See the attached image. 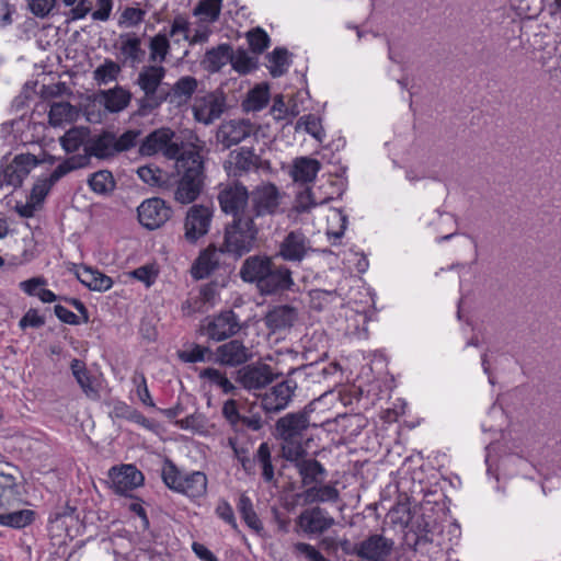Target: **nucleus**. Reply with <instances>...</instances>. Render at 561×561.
I'll use <instances>...</instances> for the list:
<instances>
[{
	"mask_svg": "<svg viewBox=\"0 0 561 561\" xmlns=\"http://www.w3.org/2000/svg\"><path fill=\"white\" fill-rule=\"evenodd\" d=\"M272 367L264 363H254L243 366L236 373V381L248 391L265 388L278 378Z\"/></svg>",
	"mask_w": 561,
	"mask_h": 561,
	"instance_id": "nucleus-14",
	"label": "nucleus"
},
{
	"mask_svg": "<svg viewBox=\"0 0 561 561\" xmlns=\"http://www.w3.org/2000/svg\"><path fill=\"white\" fill-rule=\"evenodd\" d=\"M290 375H296L298 377H310L313 379V381H320L321 376H325L328 374V369L325 367L320 368L319 366L314 364L301 366L298 368L293 369Z\"/></svg>",
	"mask_w": 561,
	"mask_h": 561,
	"instance_id": "nucleus-61",
	"label": "nucleus"
},
{
	"mask_svg": "<svg viewBox=\"0 0 561 561\" xmlns=\"http://www.w3.org/2000/svg\"><path fill=\"white\" fill-rule=\"evenodd\" d=\"M105 108L112 113H117L127 107L131 94L122 87H115L102 93Z\"/></svg>",
	"mask_w": 561,
	"mask_h": 561,
	"instance_id": "nucleus-36",
	"label": "nucleus"
},
{
	"mask_svg": "<svg viewBox=\"0 0 561 561\" xmlns=\"http://www.w3.org/2000/svg\"><path fill=\"white\" fill-rule=\"evenodd\" d=\"M119 70V66L116 62L107 60L94 70V79L100 84H106L116 79Z\"/></svg>",
	"mask_w": 561,
	"mask_h": 561,
	"instance_id": "nucleus-54",
	"label": "nucleus"
},
{
	"mask_svg": "<svg viewBox=\"0 0 561 561\" xmlns=\"http://www.w3.org/2000/svg\"><path fill=\"white\" fill-rule=\"evenodd\" d=\"M121 51L126 59L133 62H140L145 55L141 48V41L136 34L121 36Z\"/></svg>",
	"mask_w": 561,
	"mask_h": 561,
	"instance_id": "nucleus-41",
	"label": "nucleus"
},
{
	"mask_svg": "<svg viewBox=\"0 0 561 561\" xmlns=\"http://www.w3.org/2000/svg\"><path fill=\"white\" fill-rule=\"evenodd\" d=\"M111 488L116 494L127 495L133 490L144 484V474L135 465H122L112 467L108 471Z\"/></svg>",
	"mask_w": 561,
	"mask_h": 561,
	"instance_id": "nucleus-16",
	"label": "nucleus"
},
{
	"mask_svg": "<svg viewBox=\"0 0 561 561\" xmlns=\"http://www.w3.org/2000/svg\"><path fill=\"white\" fill-rule=\"evenodd\" d=\"M111 415L116 419H125L145 428H151L152 423L149 419H147L141 412L137 409L126 404L125 402H117L114 404V408L111 412Z\"/></svg>",
	"mask_w": 561,
	"mask_h": 561,
	"instance_id": "nucleus-39",
	"label": "nucleus"
},
{
	"mask_svg": "<svg viewBox=\"0 0 561 561\" xmlns=\"http://www.w3.org/2000/svg\"><path fill=\"white\" fill-rule=\"evenodd\" d=\"M218 291L215 283H206L198 287L197 290H192L187 299L182 306L184 314L191 316L199 312L204 313L213 308L218 301Z\"/></svg>",
	"mask_w": 561,
	"mask_h": 561,
	"instance_id": "nucleus-20",
	"label": "nucleus"
},
{
	"mask_svg": "<svg viewBox=\"0 0 561 561\" xmlns=\"http://www.w3.org/2000/svg\"><path fill=\"white\" fill-rule=\"evenodd\" d=\"M115 145V135L111 131H103L102 134L91 137L88 140L85 144V153L76 154L71 158L84 157L85 163L83 167H85L89 163L91 157H95L98 159H107L114 157L117 153Z\"/></svg>",
	"mask_w": 561,
	"mask_h": 561,
	"instance_id": "nucleus-25",
	"label": "nucleus"
},
{
	"mask_svg": "<svg viewBox=\"0 0 561 561\" xmlns=\"http://www.w3.org/2000/svg\"><path fill=\"white\" fill-rule=\"evenodd\" d=\"M294 309L287 306L275 308L266 316V323L273 330L290 327L294 322Z\"/></svg>",
	"mask_w": 561,
	"mask_h": 561,
	"instance_id": "nucleus-42",
	"label": "nucleus"
},
{
	"mask_svg": "<svg viewBox=\"0 0 561 561\" xmlns=\"http://www.w3.org/2000/svg\"><path fill=\"white\" fill-rule=\"evenodd\" d=\"M293 548L296 556H304L308 561H329L309 543L296 542Z\"/></svg>",
	"mask_w": 561,
	"mask_h": 561,
	"instance_id": "nucleus-60",
	"label": "nucleus"
},
{
	"mask_svg": "<svg viewBox=\"0 0 561 561\" xmlns=\"http://www.w3.org/2000/svg\"><path fill=\"white\" fill-rule=\"evenodd\" d=\"M225 101L216 93H206L196 96L193 104V114L197 122L205 125L211 124L224 112Z\"/></svg>",
	"mask_w": 561,
	"mask_h": 561,
	"instance_id": "nucleus-23",
	"label": "nucleus"
},
{
	"mask_svg": "<svg viewBox=\"0 0 561 561\" xmlns=\"http://www.w3.org/2000/svg\"><path fill=\"white\" fill-rule=\"evenodd\" d=\"M282 455L287 460L294 463L301 461L306 455V450L301 445L300 439L283 440Z\"/></svg>",
	"mask_w": 561,
	"mask_h": 561,
	"instance_id": "nucleus-52",
	"label": "nucleus"
},
{
	"mask_svg": "<svg viewBox=\"0 0 561 561\" xmlns=\"http://www.w3.org/2000/svg\"><path fill=\"white\" fill-rule=\"evenodd\" d=\"M165 75L167 69L162 65L150 64L140 69L136 84L144 92V98L139 101L141 111H152L165 100L164 94L159 92Z\"/></svg>",
	"mask_w": 561,
	"mask_h": 561,
	"instance_id": "nucleus-5",
	"label": "nucleus"
},
{
	"mask_svg": "<svg viewBox=\"0 0 561 561\" xmlns=\"http://www.w3.org/2000/svg\"><path fill=\"white\" fill-rule=\"evenodd\" d=\"M197 84V80L194 77H181L171 88V100L179 104L186 103L196 91Z\"/></svg>",
	"mask_w": 561,
	"mask_h": 561,
	"instance_id": "nucleus-37",
	"label": "nucleus"
},
{
	"mask_svg": "<svg viewBox=\"0 0 561 561\" xmlns=\"http://www.w3.org/2000/svg\"><path fill=\"white\" fill-rule=\"evenodd\" d=\"M248 42L254 53H262L268 47L270 38L266 32L260 27L248 33Z\"/></svg>",
	"mask_w": 561,
	"mask_h": 561,
	"instance_id": "nucleus-57",
	"label": "nucleus"
},
{
	"mask_svg": "<svg viewBox=\"0 0 561 561\" xmlns=\"http://www.w3.org/2000/svg\"><path fill=\"white\" fill-rule=\"evenodd\" d=\"M19 496L16 478L11 472H0V508L18 501Z\"/></svg>",
	"mask_w": 561,
	"mask_h": 561,
	"instance_id": "nucleus-38",
	"label": "nucleus"
},
{
	"mask_svg": "<svg viewBox=\"0 0 561 561\" xmlns=\"http://www.w3.org/2000/svg\"><path fill=\"white\" fill-rule=\"evenodd\" d=\"M214 208L204 204L191 206L184 218V238L194 243L209 232Z\"/></svg>",
	"mask_w": 561,
	"mask_h": 561,
	"instance_id": "nucleus-12",
	"label": "nucleus"
},
{
	"mask_svg": "<svg viewBox=\"0 0 561 561\" xmlns=\"http://www.w3.org/2000/svg\"><path fill=\"white\" fill-rule=\"evenodd\" d=\"M267 67L274 78L283 76L289 67L287 50L283 48L274 49L268 56Z\"/></svg>",
	"mask_w": 561,
	"mask_h": 561,
	"instance_id": "nucleus-48",
	"label": "nucleus"
},
{
	"mask_svg": "<svg viewBox=\"0 0 561 561\" xmlns=\"http://www.w3.org/2000/svg\"><path fill=\"white\" fill-rule=\"evenodd\" d=\"M241 329L238 316L232 311H222L208 320L205 332L210 340L224 341L237 334Z\"/></svg>",
	"mask_w": 561,
	"mask_h": 561,
	"instance_id": "nucleus-21",
	"label": "nucleus"
},
{
	"mask_svg": "<svg viewBox=\"0 0 561 561\" xmlns=\"http://www.w3.org/2000/svg\"><path fill=\"white\" fill-rule=\"evenodd\" d=\"M207 355L209 359L213 355L210 348L199 344H192L188 348L179 352V358L184 363L191 364L205 362Z\"/></svg>",
	"mask_w": 561,
	"mask_h": 561,
	"instance_id": "nucleus-51",
	"label": "nucleus"
},
{
	"mask_svg": "<svg viewBox=\"0 0 561 561\" xmlns=\"http://www.w3.org/2000/svg\"><path fill=\"white\" fill-rule=\"evenodd\" d=\"M161 478L167 488L191 500L201 499L207 494L208 479L203 471H182L169 458L163 461Z\"/></svg>",
	"mask_w": 561,
	"mask_h": 561,
	"instance_id": "nucleus-3",
	"label": "nucleus"
},
{
	"mask_svg": "<svg viewBox=\"0 0 561 561\" xmlns=\"http://www.w3.org/2000/svg\"><path fill=\"white\" fill-rule=\"evenodd\" d=\"M230 64L236 71L243 75L254 68L253 58L244 50H237L236 53L231 50Z\"/></svg>",
	"mask_w": 561,
	"mask_h": 561,
	"instance_id": "nucleus-55",
	"label": "nucleus"
},
{
	"mask_svg": "<svg viewBox=\"0 0 561 561\" xmlns=\"http://www.w3.org/2000/svg\"><path fill=\"white\" fill-rule=\"evenodd\" d=\"M78 115V110L69 102H55L50 105L49 124L54 127H60L64 124L75 122Z\"/></svg>",
	"mask_w": 561,
	"mask_h": 561,
	"instance_id": "nucleus-33",
	"label": "nucleus"
},
{
	"mask_svg": "<svg viewBox=\"0 0 561 561\" xmlns=\"http://www.w3.org/2000/svg\"><path fill=\"white\" fill-rule=\"evenodd\" d=\"M309 296L311 307L318 311L333 305L343 306V298L336 289H312Z\"/></svg>",
	"mask_w": 561,
	"mask_h": 561,
	"instance_id": "nucleus-35",
	"label": "nucleus"
},
{
	"mask_svg": "<svg viewBox=\"0 0 561 561\" xmlns=\"http://www.w3.org/2000/svg\"><path fill=\"white\" fill-rule=\"evenodd\" d=\"M178 35H181L182 39H188V21L182 15H178L173 19L168 32L163 30L149 37V61L156 65H162V62L167 60L171 49L170 38H175Z\"/></svg>",
	"mask_w": 561,
	"mask_h": 561,
	"instance_id": "nucleus-6",
	"label": "nucleus"
},
{
	"mask_svg": "<svg viewBox=\"0 0 561 561\" xmlns=\"http://www.w3.org/2000/svg\"><path fill=\"white\" fill-rule=\"evenodd\" d=\"M309 249V240L301 231H290L279 245V255L288 261H300Z\"/></svg>",
	"mask_w": 561,
	"mask_h": 561,
	"instance_id": "nucleus-26",
	"label": "nucleus"
},
{
	"mask_svg": "<svg viewBox=\"0 0 561 561\" xmlns=\"http://www.w3.org/2000/svg\"><path fill=\"white\" fill-rule=\"evenodd\" d=\"M91 190L98 194H106L114 190L115 182L111 172L102 170L93 173L89 179Z\"/></svg>",
	"mask_w": 561,
	"mask_h": 561,
	"instance_id": "nucleus-47",
	"label": "nucleus"
},
{
	"mask_svg": "<svg viewBox=\"0 0 561 561\" xmlns=\"http://www.w3.org/2000/svg\"><path fill=\"white\" fill-rule=\"evenodd\" d=\"M84 163V157L66 159L49 175L39 178L34 183L28 198L41 207L50 188L69 172L83 168Z\"/></svg>",
	"mask_w": 561,
	"mask_h": 561,
	"instance_id": "nucleus-11",
	"label": "nucleus"
},
{
	"mask_svg": "<svg viewBox=\"0 0 561 561\" xmlns=\"http://www.w3.org/2000/svg\"><path fill=\"white\" fill-rule=\"evenodd\" d=\"M222 415L234 428L240 427L241 414L238 410L237 401L233 399L227 400L222 405Z\"/></svg>",
	"mask_w": 561,
	"mask_h": 561,
	"instance_id": "nucleus-63",
	"label": "nucleus"
},
{
	"mask_svg": "<svg viewBox=\"0 0 561 561\" xmlns=\"http://www.w3.org/2000/svg\"><path fill=\"white\" fill-rule=\"evenodd\" d=\"M137 211L140 225L149 230L163 226L171 218L172 214L171 208L159 197L144 201L138 206Z\"/></svg>",
	"mask_w": 561,
	"mask_h": 561,
	"instance_id": "nucleus-15",
	"label": "nucleus"
},
{
	"mask_svg": "<svg viewBox=\"0 0 561 561\" xmlns=\"http://www.w3.org/2000/svg\"><path fill=\"white\" fill-rule=\"evenodd\" d=\"M214 355L216 363L229 367L243 365L253 357L251 350L240 340H230L219 345Z\"/></svg>",
	"mask_w": 561,
	"mask_h": 561,
	"instance_id": "nucleus-22",
	"label": "nucleus"
},
{
	"mask_svg": "<svg viewBox=\"0 0 561 561\" xmlns=\"http://www.w3.org/2000/svg\"><path fill=\"white\" fill-rule=\"evenodd\" d=\"M140 133L138 130H127L119 137L115 136L116 152H123L135 147Z\"/></svg>",
	"mask_w": 561,
	"mask_h": 561,
	"instance_id": "nucleus-62",
	"label": "nucleus"
},
{
	"mask_svg": "<svg viewBox=\"0 0 561 561\" xmlns=\"http://www.w3.org/2000/svg\"><path fill=\"white\" fill-rule=\"evenodd\" d=\"M204 149V142L197 137L187 144L179 141L175 133L170 128H159L150 133L145 141L140 146V152L144 156H153L161 153L169 160H175V164L179 163V159H182L186 152L197 151L202 152Z\"/></svg>",
	"mask_w": 561,
	"mask_h": 561,
	"instance_id": "nucleus-2",
	"label": "nucleus"
},
{
	"mask_svg": "<svg viewBox=\"0 0 561 561\" xmlns=\"http://www.w3.org/2000/svg\"><path fill=\"white\" fill-rule=\"evenodd\" d=\"M133 382L136 385L137 396H138L139 400L141 401V403H144L147 407H154L153 400L150 396V392H149V389L147 386L145 375L141 373L135 374V376L133 377Z\"/></svg>",
	"mask_w": 561,
	"mask_h": 561,
	"instance_id": "nucleus-59",
	"label": "nucleus"
},
{
	"mask_svg": "<svg viewBox=\"0 0 561 561\" xmlns=\"http://www.w3.org/2000/svg\"><path fill=\"white\" fill-rule=\"evenodd\" d=\"M70 368L83 393L91 400H98L100 398V392L94 385V378L87 369L85 364L78 358H73L71 360Z\"/></svg>",
	"mask_w": 561,
	"mask_h": 561,
	"instance_id": "nucleus-30",
	"label": "nucleus"
},
{
	"mask_svg": "<svg viewBox=\"0 0 561 561\" xmlns=\"http://www.w3.org/2000/svg\"><path fill=\"white\" fill-rule=\"evenodd\" d=\"M411 531L414 536V541L411 545L414 550L421 545L432 542V538L428 536L431 533L430 524L426 522L424 516L417 517L411 525Z\"/></svg>",
	"mask_w": 561,
	"mask_h": 561,
	"instance_id": "nucleus-50",
	"label": "nucleus"
},
{
	"mask_svg": "<svg viewBox=\"0 0 561 561\" xmlns=\"http://www.w3.org/2000/svg\"><path fill=\"white\" fill-rule=\"evenodd\" d=\"M242 280H291L290 271L285 266H277L272 259L262 255L248 257L240 270Z\"/></svg>",
	"mask_w": 561,
	"mask_h": 561,
	"instance_id": "nucleus-7",
	"label": "nucleus"
},
{
	"mask_svg": "<svg viewBox=\"0 0 561 561\" xmlns=\"http://www.w3.org/2000/svg\"><path fill=\"white\" fill-rule=\"evenodd\" d=\"M304 128L306 133L311 135L313 138L318 140H322L324 137V133L321 126L320 119L316 115H305L301 116L298 122L296 129Z\"/></svg>",
	"mask_w": 561,
	"mask_h": 561,
	"instance_id": "nucleus-53",
	"label": "nucleus"
},
{
	"mask_svg": "<svg viewBox=\"0 0 561 561\" xmlns=\"http://www.w3.org/2000/svg\"><path fill=\"white\" fill-rule=\"evenodd\" d=\"M321 169V163L310 157H299L293 162L290 175L295 182H312Z\"/></svg>",
	"mask_w": 561,
	"mask_h": 561,
	"instance_id": "nucleus-31",
	"label": "nucleus"
},
{
	"mask_svg": "<svg viewBox=\"0 0 561 561\" xmlns=\"http://www.w3.org/2000/svg\"><path fill=\"white\" fill-rule=\"evenodd\" d=\"M222 253L221 249L215 245H209L203 251L191 267L193 278L203 279L209 277L218 267L220 254Z\"/></svg>",
	"mask_w": 561,
	"mask_h": 561,
	"instance_id": "nucleus-27",
	"label": "nucleus"
},
{
	"mask_svg": "<svg viewBox=\"0 0 561 561\" xmlns=\"http://www.w3.org/2000/svg\"><path fill=\"white\" fill-rule=\"evenodd\" d=\"M295 468L304 486L321 483L327 476L323 465L314 458H304L296 463Z\"/></svg>",
	"mask_w": 561,
	"mask_h": 561,
	"instance_id": "nucleus-29",
	"label": "nucleus"
},
{
	"mask_svg": "<svg viewBox=\"0 0 561 561\" xmlns=\"http://www.w3.org/2000/svg\"><path fill=\"white\" fill-rule=\"evenodd\" d=\"M254 133V126L244 119H232L220 125L217 139L225 148H230Z\"/></svg>",
	"mask_w": 561,
	"mask_h": 561,
	"instance_id": "nucleus-24",
	"label": "nucleus"
},
{
	"mask_svg": "<svg viewBox=\"0 0 561 561\" xmlns=\"http://www.w3.org/2000/svg\"><path fill=\"white\" fill-rule=\"evenodd\" d=\"M138 176L147 184L152 186H161L164 173L157 167L144 165L137 170Z\"/></svg>",
	"mask_w": 561,
	"mask_h": 561,
	"instance_id": "nucleus-56",
	"label": "nucleus"
},
{
	"mask_svg": "<svg viewBox=\"0 0 561 561\" xmlns=\"http://www.w3.org/2000/svg\"><path fill=\"white\" fill-rule=\"evenodd\" d=\"M238 511L245 522V524L253 530L260 531L262 527V523L253 508L252 501L245 494H241L238 502Z\"/></svg>",
	"mask_w": 561,
	"mask_h": 561,
	"instance_id": "nucleus-46",
	"label": "nucleus"
},
{
	"mask_svg": "<svg viewBox=\"0 0 561 561\" xmlns=\"http://www.w3.org/2000/svg\"><path fill=\"white\" fill-rule=\"evenodd\" d=\"M70 272L78 280H112L108 276L84 265H73Z\"/></svg>",
	"mask_w": 561,
	"mask_h": 561,
	"instance_id": "nucleus-58",
	"label": "nucleus"
},
{
	"mask_svg": "<svg viewBox=\"0 0 561 561\" xmlns=\"http://www.w3.org/2000/svg\"><path fill=\"white\" fill-rule=\"evenodd\" d=\"M317 401H311L301 411L278 419L275 424L277 437L282 440H302L305 432L310 426V413L314 411Z\"/></svg>",
	"mask_w": 561,
	"mask_h": 561,
	"instance_id": "nucleus-9",
	"label": "nucleus"
},
{
	"mask_svg": "<svg viewBox=\"0 0 561 561\" xmlns=\"http://www.w3.org/2000/svg\"><path fill=\"white\" fill-rule=\"evenodd\" d=\"M231 46L229 44H220L206 51L202 61L204 68L210 72L219 71L225 65L230 62Z\"/></svg>",
	"mask_w": 561,
	"mask_h": 561,
	"instance_id": "nucleus-32",
	"label": "nucleus"
},
{
	"mask_svg": "<svg viewBox=\"0 0 561 561\" xmlns=\"http://www.w3.org/2000/svg\"><path fill=\"white\" fill-rule=\"evenodd\" d=\"M215 512L220 519L229 524L234 530H238V524L234 517L232 506L226 500L219 501Z\"/></svg>",
	"mask_w": 561,
	"mask_h": 561,
	"instance_id": "nucleus-64",
	"label": "nucleus"
},
{
	"mask_svg": "<svg viewBox=\"0 0 561 561\" xmlns=\"http://www.w3.org/2000/svg\"><path fill=\"white\" fill-rule=\"evenodd\" d=\"M270 99V90L267 84H259L253 88L243 103L247 111H261L264 108Z\"/></svg>",
	"mask_w": 561,
	"mask_h": 561,
	"instance_id": "nucleus-45",
	"label": "nucleus"
},
{
	"mask_svg": "<svg viewBox=\"0 0 561 561\" xmlns=\"http://www.w3.org/2000/svg\"><path fill=\"white\" fill-rule=\"evenodd\" d=\"M35 513L32 510H20L0 514V525L11 528H24L34 520Z\"/></svg>",
	"mask_w": 561,
	"mask_h": 561,
	"instance_id": "nucleus-43",
	"label": "nucleus"
},
{
	"mask_svg": "<svg viewBox=\"0 0 561 561\" xmlns=\"http://www.w3.org/2000/svg\"><path fill=\"white\" fill-rule=\"evenodd\" d=\"M201 379L207 380L211 386H216L226 394L234 393L236 386L227 378V376L217 368L207 367L199 371Z\"/></svg>",
	"mask_w": 561,
	"mask_h": 561,
	"instance_id": "nucleus-40",
	"label": "nucleus"
},
{
	"mask_svg": "<svg viewBox=\"0 0 561 561\" xmlns=\"http://www.w3.org/2000/svg\"><path fill=\"white\" fill-rule=\"evenodd\" d=\"M296 523L306 535L311 536L325 533L334 525L335 520L324 508L314 506L302 511Z\"/></svg>",
	"mask_w": 561,
	"mask_h": 561,
	"instance_id": "nucleus-19",
	"label": "nucleus"
},
{
	"mask_svg": "<svg viewBox=\"0 0 561 561\" xmlns=\"http://www.w3.org/2000/svg\"><path fill=\"white\" fill-rule=\"evenodd\" d=\"M90 131L85 127H73L69 129L62 137H60L59 141L62 149L67 153H73L83 146V151L85 152V144L90 139Z\"/></svg>",
	"mask_w": 561,
	"mask_h": 561,
	"instance_id": "nucleus-34",
	"label": "nucleus"
},
{
	"mask_svg": "<svg viewBox=\"0 0 561 561\" xmlns=\"http://www.w3.org/2000/svg\"><path fill=\"white\" fill-rule=\"evenodd\" d=\"M222 0H202L194 9V14L202 16L208 23L215 22L221 10Z\"/></svg>",
	"mask_w": 561,
	"mask_h": 561,
	"instance_id": "nucleus-49",
	"label": "nucleus"
},
{
	"mask_svg": "<svg viewBox=\"0 0 561 561\" xmlns=\"http://www.w3.org/2000/svg\"><path fill=\"white\" fill-rule=\"evenodd\" d=\"M259 230L253 216L237 217L225 228L221 251L241 257L254 249Z\"/></svg>",
	"mask_w": 561,
	"mask_h": 561,
	"instance_id": "nucleus-4",
	"label": "nucleus"
},
{
	"mask_svg": "<svg viewBox=\"0 0 561 561\" xmlns=\"http://www.w3.org/2000/svg\"><path fill=\"white\" fill-rule=\"evenodd\" d=\"M296 388L297 383L291 379L276 383L263 394L261 399L262 409L266 413H278L286 409L291 401Z\"/></svg>",
	"mask_w": 561,
	"mask_h": 561,
	"instance_id": "nucleus-18",
	"label": "nucleus"
},
{
	"mask_svg": "<svg viewBox=\"0 0 561 561\" xmlns=\"http://www.w3.org/2000/svg\"><path fill=\"white\" fill-rule=\"evenodd\" d=\"M37 161L31 154H18L12 160H2L0 164V188L18 187L34 169Z\"/></svg>",
	"mask_w": 561,
	"mask_h": 561,
	"instance_id": "nucleus-13",
	"label": "nucleus"
},
{
	"mask_svg": "<svg viewBox=\"0 0 561 561\" xmlns=\"http://www.w3.org/2000/svg\"><path fill=\"white\" fill-rule=\"evenodd\" d=\"M217 199L222 213L233 216V219L241 216H250V209L245 210L250 203V192L238 182L221 185Z\"/></svg>",
	"mask_w": 561,
	"mask_h": 561,
	"instance_id": "nucleus-8",
	"label": "nucleus"
},
{
	"mask_svg": "<svg viewBox=\"0 0 561 561\" xmlns=\"http://www.w3.org/2000/svg\"><path fill=\"white\" fill-rule=\"evenodd\" d=\"M393 548L394 541L391 538L374 534L354 546V554L367 561H383Z\"/></svg>",
	"mask_w": 561,
	"mask_h": 561,
	"instance_id": "nucleus-17",
	"label": "nucleus"
},
{
	"mask_svg": "<svg viewBox=\"0 0 561 561\" xmlns=\"http://www.w3.org/2000/svg\"><path fill=\"white\" fill-rule=\"evenodd\" d=\"M282 195L272 183H262L250 192V216L254 220L265 216H273L277 213Z\"/></svg>",
	"mask_w": 561,
	"mask_h": 561,
	"instance_id": "nucleus-10",
	"label": "nucleus"
},
{
	"mask_svg": "<svg viewBox=\"0 0 561 561\" xmlns=\"http://www.w3.org/2000/svg\"><path fill=\"white\" fill-rule=\"evenodd\" d=\"M253 461L262 468V477L264 481L271 482L274 479V466L272 463L271 446L262 443L254 454Z\"/></svg>",
	"mask_w": 561,
	"mask_h": 561,
	"instance_id": "nucleus-44",
	"label": "nucleus"
},
{
	"mask_svg": "<svg viewBox=\"0 0 561 561\" xmlns=\"http://www.w3.org/2000/svg\"><path fill=\"white\" fill-rule=\"evenodd\" d=\"M260 158L254 153L252 149L249 148H240L238 150L231 151L229 154V160L225 168L232 173L233 175H239L241 172H247L252 169L257 168Z\"/></svg>",
	"mask_w": 561,
	"mask_h": 561,
	"instance_id": "nucleus-28",
	"label": "nucleus"
},
{
	"mask_svg": "<svg viewBox=\"0 0 561 561\" xmlns=\"http://www.w3.org/2000/svg\"><path fill=\"white\" fill-rule=\"evenodd\" d=\"M179 179L175 181L173 199L182 205L195 202L204 188L205 167L202 152L190 151L175 164Z\"/></svg>",
	"mask_w": 561,
	"mask_h": 561,
	"instance_id": "nucleus-1",
	"label": "nucleus"
}]
</instances>
